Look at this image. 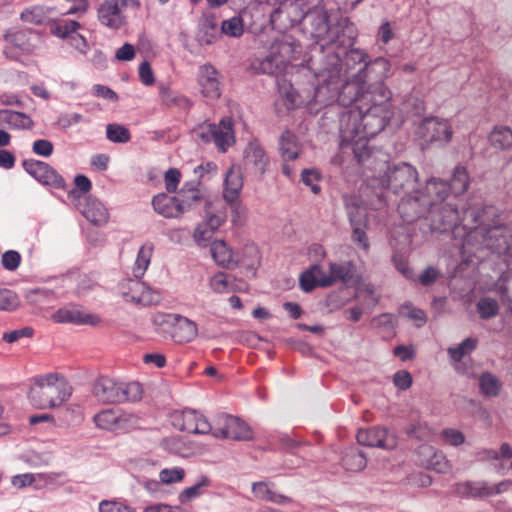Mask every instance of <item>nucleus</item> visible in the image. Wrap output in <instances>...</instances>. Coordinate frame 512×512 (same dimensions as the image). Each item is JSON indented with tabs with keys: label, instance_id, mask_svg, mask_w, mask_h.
<instances>
[{
	"label": "nucleus",
	"instance_id": "nucleus-1",
	"mask_svg": "<svg viewBox=\"0 0 512 512\" xmlns=\"http://www.w3.org/2000/svg\"><path fill=\"white\" fill-rule=\"evenodd\" d=\"M427 194L416 199L404 200L398 205V212L406 223L423 217L430 222V229L433 232L445 233L452 231L455 240L459 244L465 240L470 227L478 221L479 210L476 208L463 209V216L460 218V202L449 199L447 185L440 179L432 178L426 183Z\"/></svg>",
	"mask_w": 512,
	"mask_h": 512
},
{
	"label": "nucleus",
	"instance_id": "nucleus-2",
	"mask_svg": "<svg viewBox=\"0 0 512 512\" xmlns=\"http://www.w3.org/2000/svg\"><path fill=\"white\" fill-rule=\"evenodd\" d=\"M291 8L298 10L292 22H301L322 51L325 48H348L357 38V29L348 18L340 17L332 22L323 0H293Z\"/></svg>",
	"mask_w": 512,
	"mask_h": 512
},
{
	"label": "nucleus",
	"instance_id": "nucleus-3",
	"mask_svg": "<svg viewBox=\"0 0 512 512\" xmlns=\"http://www.w3.org/2000/svg\"><path fill=\"white\" fill-rule=\"evenodd\" d=\"M462 256H476L479 250L487 249L509 264L512 258V229L500 223L498 211L493 206L479 210V218L470 227L465 240L459 244Z\"/></svg>",
	"mask_w": 512,
	"mask_h": 512
},
{
	"label": "nucleus",
	"instance_id": "nucleus-4",
	"mask_svg": "<svg viewBox=\"0 0 512 512\" xmlns=\"http://www.w3.org/2000/svg\"><path fill=\"white\" fill-rule=\"evenodd\" d=\"M391 95L384 83H378L375 100L343 113L340 117L343 141H353L359 135L361 138H373L380 133L394 114Z\"/></svg>",
	"mask_w": 512,
	"mask_h": 512
},
{
	"label": "nucleus",
	"instance_id": "nucleus-5",
	"mask_svg": "<svg viewBox=\"0 0 512 512\" xmlns=\"http://www.w3.org/2000/svg\"><path fill=\"white\" fill-rule=\"evenodd\" d=\"M330 52L327 54V63L316 73L318 84L308 85L307 90L310 92L308 110L310 113H318L321 108L338 103V90L342 81V65L340 63L339 53L326 48ZM343 52L347 48H341Z\"/></svg>",
	"mask_w": 512,
	"mask_h": 512
},
{
	"label": "nucleus",
	"instance_id": "nucleus-6",
	"mask_svg": "<svg viewBox=\"0 0 512 512\" xmlns=\"http://www.w3.org/2000/svg\"><path fill=\"white\" fill-rule=\"evenodd\" d=\"M369 184L373 188L390 189L394 194L400 195L399 205L404 200L416 199L423 194H427L426 187L424 190L416 189L418 172L415 167L408 163H400L390 167L384 162L379 168L378 175L372 176Z\"/></svg>",
	"mask_w": 512,
	"mask_h": 512
},
{
	"label": "nucleus",
	"instance_id": "nucleus-7",
	"mask_svg": "<svg viewBox=\"0 0 512 512\" xmlns=\"http://www.w3.org/2000/svg\"><path fill=\"white\" fill-rule=\"evenodd\" d=\"M73 388L60 373L36 375L30 379L28 399L37 409H55L72 396Z\"/></svg>",
	"mask_w": 512,
	"mask_h": 512
},
{
	"label": "nucleus",
	"instance_id": "nucleus-8",
	"mask_svg": "<svg viewBox=\"0 0 512 512\" xmlns=\"http://www.w3.org/2000/svg\"><path fill=\"white\" fill-rule=\"evenodd\" d=\"M341 76L342 81L338 90L339 105L347 107L355 103V107H358L375 100L379 80L367 84L370 80L365 75H362V71L349 75L348 69L343 68Z\"/></svg>",
	"mask_w": 512,
	"mask_h": 512
},
{
	"label": "nucleus",
	"instance_id": "nucleus-9",
	"mask_svg": "<svg viewBox=\"0 0 512 512\" xmlns=\"http://www.w3.org/2000/svg\"><path fill=\"white\" fill-rule=\"evenodd\" d=\"M93 395L103 403L135 402L142 397V387L138 382L124 383L101 376L93 385Z\"/></svg>",
	"mask_w": 512,
	"mask_h": 512
},
{
	"label": "nucleus",
	"instance_id": "nucleus-10",
	"mask_svg": "<svg viewBox=\"0 0 512 512\" xmlns=\"http://www.w3.org/2000/svg\"><path fill=\"white\" fill-rule=\"evenodd\" d=\"M154 252V245L152 243L143 244L138 250L134 265L132 267V274L136 279H141L147 271L151 258ZM131 301L142 305H151L159 300V295L146 287L144 282L138 280H129Z\"/></svg>",
	"mask_w": 512,
	"mask_h": 512
},
{
	"label": "nucleus",
	"instance_id": "nucleus-11",
	"mask_svg": "<svg viewBox=\"0 0 512 512\" xmlns=\"http://www.w3.org/2000/svg\"><path fill=\"white\" fill-rule=\"evenodd\" d=\"M344 63L340 59V63L343 69H348L349 75H354L352 72L353 65H359L360 67L356 72L362 71V75L369 78V80H379V83H384V80L389 76L391 63L388 59L378 57L372 62H368V55L360 49H351L345 52Z\"/></svg>",
	"mask_w": 512,
	"mask_h": 512
},
{
	"label": "nucleus",
	"instance_id": "nucleus-12",
	"mask_svg": "<svg viewBox=\"0 0 512 512\" xmlns=\"http://www.w3.org/2000/svg\"><path fill=\"white\" fill-rule=\"evenodd\" d=\"M154 324L160 333L170 337L176 343L190 342L198 333L196 323L179 314H157L154 317Z\"/></svg>",
	"mask_w": 512,
	"mask_h": 512
},
{
	"label": "nucleus",
	"instance_id": "nucleus-13",
	"mask_svg": "<svg viewBox=\"0 0 512 512\" xmlns=\"http://www.w3.org/2000/svg\"><path fill=\"white\" fill-rule=\"evenodd\" d=\"M194 134L203 143L213 142L221 153L226 152L235 142L232 120L228 117L218 124L203 123L194 130Z\"/></svg>",
	"mask_w": 512,
	"mask_h": 512
},
{
	"label": "nucleus",
	"instance_id": "nucleus-14",
	"mask_svg": "<svg viewBox=\"0 0 512 512\" xmlns=\"http://www.w3.org/2000/svg\"><path fill=\"white\" fill-rule=\"evenodd\" d=\"M211 433L217 438L248 441L252 439L251 428L237 417L218 415L212 424Z\"/></svg>",
	"mask_w": 512,
	"mask_h": 512
},
{
	"label": "nucleus",
	"instance_id": "nucleus-15",
	"mask_svg": "<svg viewBox=\"0 0 512 512\" xmlns=\"http://www.w3.org/2000/svg\"><path fill=\"white\" fill-rule=\"evenodd\" d=\"M417 134L426 143L446 144L450 142L453 131L448 120L427 117L419 125Z\"/></svg>",
	"mask_w": 512,
	"mask_h": 512
},
{
	"label": "nucleus",
	"instance_id": "nucleus-16",
	"mask_svg": "<svg viewBox=\"0 0 512 512\" xmlns=\"http://www.w3.org/2000/svg\"><path fill=\"white\" fill-rule=\"evenodd\" d=\"M22 166L29 175L42 185L57 189L64 188L65 186L64 178L46 162L26 159L22 162Z\"/></svg>",
	"mask_w": 512,
	"mask_h": 512
},
{
	"label": "nucleus",
	"instance_id": "nucleus-17",
	"mask_svg": "<svg viewBox=\"0 0 512 512\" xmlns=\"http://www.w3.org/2000/svg\"><path fill=\"white\" fill-rule=\"evenodd\" d=\"M172 423L179 430L193 434H207L212 430V424L202 414L190 409L175 412Z\"/></svg>",
	"mask_w": 512,
	"mask_h": 512
},
{
	"label": "nucleus",
	"instance_id": "nucleus-18",
	"mask_svg": "<svg viewBox=\"0 0 512 512\" xmlns=\"http://www.w3.org/2000/svg\"><path fill=\"white\" fill-rule=\"evenodd\" d=\"M93 420L98 428L110 431L128 429L138 422L135 415L114 409L100 411L94 416Z\"/></svg>",
	"mask_w": 512,
	"mask_h": 512
},
{
	"label": "nucleus",
	"instance_id": "nucleus-19",
	"mask_svg": "<svg viewBox=\"0 0 512 512\" xmlns=\"http://www.w3.org/2000/svg\"><path fill=\"white\" fill-rule=\"evenodd\" d=\"M356 439L360 445L369 447L393 449L397 445L396 436L387 429L379 426L359 429L356 434Z\"/></svg>",
	"mask_w": 512,
	"mask_h": 512
},
{
	"label": "nucleus",
	"instance_id": "nucleus-20",
	"mask_svg": "<svg viewBox=\"0 0 512 512\" xmlns=\"http://www.w3.org/2000/svg\"><path fill=\"white\" fill-rule=\"evenodd\" d=\"M197 83L201 94L208 99H218L222 94V84L217 69L211 64L201 65L197 73Z\"/></svg>",
	"mask_w": 512,
	"mask_h": 512
},
{
	"label": "nucleus",
	"instance_id": "nucleus-21",
	"mask_svg": "<svg viewBox=\"0 0 512 512\" xmlns=\"http://www.w3.org/2000/svg\"><path fill=\"white\" fill-rule=\"evenodd\" d=\"M124 0H100L98 6V19L100 23L111 29H119L125 24L123 8Z\"/></svg>",
	"mask_w": 512,
	"mask_h": 512
},
{
	"label": "nucleus",
	"instance_id": "nucleus-22",
	"mask_svg": "<svg viewBox=\"0 0 512 512\" xmlns=\"http://www.w3.org/2000/svg\"><path fill=\"white\" fill-rule=\"evenodd\" d=\"M269 157L256 141L250 142L244 150V169L255 176L262 177L269 165Z\"/></svg>",
	"mask_w": 512,
	"mask_h": 512
},
{
	"label": "nucleus",
	"instance_id": "nucleus-23",
	"mask_svg": "<svg viewBox=\"0 0 512 512\" xmlns=\"http://www.w3.org/2000/svg\"><path fill=\"white\" fill-rule=\"evenodd\" d=\"M277 85L279 93L287 109L292 110L302 106L308 109V98L310 92L307 90V87L295 89L291 83L284 79L278 80Z\"/></svg>",
	"mask_w": 512,
	"mask_h": 512
},
{
	"label": "nucleus",
	"instance_id": "nucleus-24",
	"mask_svg": "<svg viewBox=\"0 0 512 512\" xmlns=\"http://www.w3.org/2000/svg\"><path fill=\"white\" fill-rule=\"evenodd\" d=\"M176 195L182 215L199 206L204 198L199 183L195 182L185 183Z\"/></svg>",
	"mask_w": 512,
	"mask_h": 512
},
{
	"label": "nucleus",
	"instance_id": "nucleus-25",
	"mask_svg": "<svg viewBox=\"0 0 512 512\" xmlns=\"http://www.w3.org/2000/svg\"><path fill=\"white\" fill-rule=\"evenodd\" d=\"M53 318L58 323H73L78 325H91L97 326L100 323V318L95 315L78 308L59 309Z\"/></svg>",
	"mask_w": 512,
	"mask_h": 512
},
{
	"label": "nucleus",
	"instance_id": "nucleus-26",
	"mask_svg": "<svg viewBox=\"0 0 512 512\" xmlns=\"http://www.w3.org/2000/svg\"><path fill=\"white\" fill-rule=\"evenodd\" d=\"M210 252L218 266L226 269L237 267L236 253L224 240L213 241L210 246Z\"/></svg>",
	"mask_w": 512,
	"mask_h": 512
},
{
	"label": "nucleus",
	"instance_id": "nucleus-27",
	"mask_svg": "<svg viewBox=\"0 0 512 512\" xmlns=\"http://www.w3.org/2000/svg\"><path fill=\"white\" fill-rule=\"evenodd\" d=\"M154 210L165 218H178L182 215L177 195L160 193L153 197Z\"/></svg>",
	"mask_w": 512,
	"mask_h": 512
},
{
	"label": "nucleus",
	"instance_id": "nucleus-28",
	"mask_svg": "<svg viewBox=\"0 0 512 512\" xmlns=\"http://www.w3.org/2000/svg\"><path fill=\"white\" fill-rule=\"evenodd\" d=\"M271 51L277 55L280 64L287 66L292 60L296 59V55L301 52V47L292 37L284 36L281 40L272 44Z\"/></svg>",
	"mask_w": 512,
	"mask_h": 512
},
{
	"label": "nucleus",
	"instance_id": "nucleus-29",
	"mask_svg": "<svg viewBox=\"0 0 512 512\" xmlns=\"http://www.w3.org/2000/svg\"><path fill=\"white\" fill-rule=\"evenodd\" d=\"M0 126H7L12 130H31L34 121L23 112L2 109L0 110Z\"/></svg>",
	"mask_w": 512,
	"mask_h": 512
},
{
	"label": "nucleus",
	"instance_id": "nucleus-30",
	"mask_svg": "<svg viewBox=\"0 0 512 512\" xmlns=\"http://www.w3.org/2000/svg\"><path fill=\"white\" fill-rule=\"evenodd\" d=\"M443 182L447 185V195L449 196V199L461 202L458 197L464 194L468 189L470 178L465 167L457 166L454 169L450 183H446L445 181Z\"/></svg>",
	"mask_w": 512,
	"mask_h": 512
},
{
	"label": "nucleus",
	"instance_id": "nucleus-31",
	"mask_svg": "<svg viewBox=\"0 0 512 512\" xmlns=\"http://www.w3.org/2000/svg\"><path fill=\"white\" fill-rule=\"evenodd\" d=\"M82 215L94 225H103L108 221V212L104 205L94 199L86 198L81 204Z\"/></svg>",
	"mask_w": 512,
	"mask_h": 512
},
{
	"label": "nucleus",
	"instance_id": "nucleus-32",
	"mask_svg": "<svg viewBox=\"0 0 512 512\" xmlns=\"http://www.w3.org/2000/svg\"><path fill=\"white\" fill-rule=\"evenodd\" d=\"M355 266L352 262L331 263L329 265V279L323 280V287H329L335 282L348 283L354 277Z\"/></svg>",
	"mask_w": 512,
	"mask_h": 512
},
{
	"label": "nucleus",
	"instance_id": "nucleus-33",
	"mask_svg": "<svg viewBox=\"0 0 512 512\" xmlns=\"http://www.w3.org/2000/svg\"><path fill=\"white\" fill-rule=\"evenodd\" d=\"M218 36L216 18L212 14H204L198 24L197 41L201 45L213 44Z\"/></svg>",
	"mask_w": 512,
	"mask_h": 512
},
{
	"label": "nucleus",
	"instance_id": "nucleus-34",
	"mask_svg": "<svg viewBox=\"0 0 512 512\" xmlns=\"http://www.w3.org/2000/svg\"><path fill=\"white\" fill-rule=\"evenodd\" d=\"M243 187V179L239 168L231 167L227 173L225 178V185L223 191V197L227 202H234Z\"/></svg>",
	"mask_w": 512,
	"mask_h": 512
},
{
	"label": "nucleus",
	"instance_id": "nucleus-35",
	"mask_svg": "<svg viewBox=\"0 0 512 512\" xmlns=\"http://www.w3.org/2000/svg\"><path fill=\"white\" fill-rule=\"evenodd\" d=\"M350 224L352 226V240L357 243L363 250L368 251L370 248L369 239L366 234L365 215L357 213L354 215L349 213Z\"/></svg>",
	"mask_w": 512,
	"mask_h": 512
},
{
	"label": "nucleus",
	"instance_id": "nucleus-36",
	"mask_svg": "<svg viewBox=\"0 0 512 512\" xmlns=\"http://www.w3.org/2000/svg\"><path fill=\"white\" fill-rule=\"evenodd\" d=\"M454 493L460 497L483 498L489 497V485L486 482H471L466 481L457 483L454 488Z\"/></svg>",
	"mask_w": 512,
	"mask_h": 512
},
{
	"label": "nucleus",
	"instance_id": "nucleus-37",
	"mask_svg": "<svg viewBox=\"0 0 512 512\" xmlns=\"http://www.w3.org/2000/svg\"><path fill=\"white\" fill-rule=\"evenodd\" d=\"M279 150L284 162L295 160L300 153V145L296 136L290 131H284L280 137Z\"/></svg>",
	"mask_w": 512,
	"mask_h": 512
},
{
	"label": "nucleus",
	"instance_id": "nucleus-38",
	"mask_svg": "<svg viewBox=\"0 0 512 512\" xmlns=\"http://www.w3.org/2000/svg\"><path fill=\"white\" fill-rule=\"evenodd\" d=\"M342 465L347 471L360 472L367 466V459L362 451L350 447L343 454Z\"/></svg>",
	"mask_w": 512,
	"mask_h": 512
},
{
	"label": "nucleus",
	"instance_id": "nucleus-39",
	"mask_svg": "<svg viewBox=\"0 0 512 512\" xmlns=\"http://www.w3.org/2000/svg\"><path fill=\"white\" fill-rule=\"evenodd\" d=\"M237 267L242 266L246 270H255L260 264V252L254 244H247L241 252L236 253Z\"/></svg>",
	"mask_w": 512,
	"mask_h": 512
},
{
	"label": "nucleus",
	"instance_id": "nucleus-40",
	"mask_svg": "<svg viewBox=\"0 0 512 512\" xmlns=\"http://www.w3.org/2000/svg\"><path fill=\"white\" fill-rule=\"evenodd\" d=\"M490 145L497 150L512 147V130L507 126H495L488 136Z\"/></svg>",
	"mask_w": 512,
	"mask_h": 512
},
{
	"label": "nucleus",
	"instance_id": "nucleus-41",
	"mask_svg": "<svg viewBox=\"0 0 512 512\" xmlns=\"http://www.w3.org/2000/svg\"><path fill=\"white\" fill-rule=\"evenodd\" d=\"M424 452L430 457L427 461V468L437 473H446L450 471L451 465L446 456L440 451H434L432 447H423Z\"/></svg>",
	"mask_w": 512,
	"mask_h": 512
},
{
	"label": "nucleus",
	"instance_id": "nucleus-42",
	"mask_svg": "<svg viewBox=\"0 0 512 512\" xmlns=\"http://www.w3.org/2000/svg\"><path fill=\"white\" fill-rule=\"evenodd\" d=\"M160 98L162 103L167 107H179L187 109L191 106V103L187 97L164 86L160 87Z\"/></svg>",
	"mask_w": 512,
	"mask_h": 512
},
{
	"label": "nucleus",
	"instance_id": "nucleus-43",
	"mask_svg": "<svg viewBox=\"0 0 512 512\" xmlns=\"http://www.w3.org/2000/svg\"><path fill=\"white\" fill-rule=\"evenodd\" d=\"M479 387L485 396L496 397L500 393L502 384L495 375L485 372L479 378Z\"/></svg>",
	"mask_w": 512,
	"mask_h": 512
},
{
	"label": "nucleus",
	"instance_id": "nucleus-44",
	"mask_svg": "<svg viewBox=\"0 0 512 512\" xmlns=\"http://www.w3.org/2000/svg\"><path fill=\"white\" fill-rule=\"evenodd\" d=\"M81 27L80 23L74 20H59L54 22L51 27V33L60 38L69 39Z\"/></svg>",
	"mask_w": 512,
	"mask_h": 512
},
{
	"label": "nucleus",
	"instance_id": "nucleus-45",
	"mask_svg": "<svg viewBox=\"0 0 512 512\" xmlns=\"http://www.w3.org/2000/svg\"><path fill=\"white\" fill-rule=\"evenodd\" d=\"M370 138H361L360 135L356 136L353 141H343V138H341V145H349L351 144L353 146V153L355 155V158L359 163H363L366 160L369 159L371 155V150L368 147V140Z\"/></svg>",
	"mask_w": 512,
	"mask_h": 512
},
{
	"label": "nucleus",
	"instance_id": "nucleus-46",
	"mask_svg": "<svg viewBox=\"0 0 512 512\" xmlns=\"http://www.w3.org/2000/svg\"><path fill=\"white\" fill-rule=\"evenodd\" d=\"M477 339L468 337L456 347H450L448 354L451 360L460 362L466 354L471 353L477 347Z\"/></svg>",
	"mask_w": 512,
	"mask_h": 512
},
{
	"label": "nucleus",
	"instance_id": "nucleus-47",
	"mask_svg": "<svg viewBox=\"0 0 512 512\" xmlns=\"http://www.w3.org/2000/svg\"><path fill=\"white\" fill-rule=\"evenodd\" d=\"M252 492L255 497L261 500L272 501L279 504L284 503L287 500L285 496L272 492L268 484L265 482L254 483L252 486Z\"/></svg>",
	"mask_w": 512,
	"mask_h": 512
},
{
	"label": "nucleus",
	"instance_id": "nucleus-48",
	"mask_svg": "<svg viewBox=\"0 0 512 512\" xmlns=\"http://www.w3.org/2000/svg\"><path fill=\"white\" fill-rule=\"evenodd\" d=\"M477 311L482 319L494 318L499 313L498 302L490 297L481 298L477 303Z\"/></svg>",
	"mask_w": 512,
	"mask_h": 512
},
{
	"label": "nucleus",
	"instance_id": "nucleus-49",
	"mask_svg": "<svg viewBox=\"0 0 512 512\" xmlns=\"http://www.w3.org/2000/svg\"><path fill=\"white\" fill-rule=\"evenodd\" d=\"M107 139L114 143H127L131 139L130 131L120 124H108L106 127Z\"/></svg>",
	"mask_w": 512,
	"mask_h": 512
},
{
	"label": "nucleus",
	"instance_id": "nucleus-50",
	"mask_svg": "<svg viewBox=\"0 0 512 512\" xmlns=\"http://www.w3.org/2000/svg\"><path fill=\"white\" fill-rule=\"evenodd\" d=\"M286 69V65L280 64L277 55L272 51L268 56L261 60L259 70L264 74L278 75Z\"/></svg>",
	"mask_w": 512,
	"mask_h": 512
},
{
	"label": "nucleus",
	"instance_id": "nucleus-51",
	"mask_svg": "<svg viewBox=\"0 0 512 512\" xmlns=\"http://www.w3.org/2000/svg\"><path fill=\"white\" fill-rule=\"evenodd\" d=\"M210 485V480L206 476H202L201 480L193 486L185 488L179 495L181 503H186L203 494L205 487Z\"/></svg>",
	"mask_w": 512,
	"mask_h": 512
},
{
	"label": "nucleus",
	"instance_id": "nucleus-52",
	"mask_svg": "<svg viewBox=\"0 0 512 512\" xmlns=\"http://www.w3.org/2000/svg\"><path fill=\"white\" fill-rule=\"evenodd\" d=\"M221 31L230 37H240L244 32L242 19L234 16L228 20H224L221 25Z\"/></svg>",
	"mask_w": 512,
	"mask_h": 512
},
{
	"label": "nucleus",
	"instance_id": "nucleus-53",
	"mask_svg": "<svg viewBox=\"0 0 512 512\" xmlns=\"http://www.w3.org/2000/svg\"><path fill=\"white\" fill-rule=\"evenodd\" d=\"M212 204H206V220L203 222L215 232L226 220V213L221 210L211 211Z\"/></svg>",
	"mask_w": 512,
	"mask_h": 512
},
{
	"label": "nucleus",
	"instance_id": "nucleus-54",
	"mask_svg": "<svg viewBox=\"0 0 512 512\" xmlns=\"http://www.w3.org/2000/svg\"><path fill=\"white\" fill-rule=\"evenodd\" d=\"M214 233L215 232H213L212 229L202 222L195 228L193 239L198 246L207 247L210 244Z\"/></svg>",
	"mask_w": 512,
	"mask_h": 512
},
{
	"label": "nucleus",
	"instance_id": "nucleus-55",
	"mask_svg": "<svg viewBox=\"0 0 512 512\" xmlns=\"http://www.w3.org/2000/svg\"><path fill=\"white\" fill-rule=\"evenodd\" d=\"M19 306V298L9 289H0V311H12Z\"/></svg>",
	"mask_w": 512,
	"mask_h": 512
},
{
	"label": "nucleus",
	"instance_id": "nucleus-56",
	"mask_svg": "<svg viewBox=\"0 0 512 512\" xmlns=\"http://www.w3.org/2000/svg\"><path fill=\"white\" fill-rule=\"evenodd\" d=\"M20 18L22 21L30 24H42L45 18L43 9L40 7H31L25 9L21 15Z\"/></svg>",
	"mask_w": 512,
	"mask_h": 512
},
{
	"label": "nucleus",
	"instance_id": "nucleus-57",
	"mask_svg": "<svg viewBox=\"0 0 512 512\" xmlns=\"http://www.w3.org/2000/svg\"><path fill=\"white\" fill-rule=\"evenodd\" d=\"M181 180V172L177 168H170L165 172L164 183L168 193H175Z\"/></svg>",
	"mask_w": 512,
	"mask_h": 512
},
{
	"label": "nucleus",
	"instance_id": "nucleus-58",
	"mask_svg": "<svg viewBox=\"0 0 512 512\" xmlns=\"http://www.w3.org/2000/svg\"><path fill=\"white\" fill-rule=\"evenodd\" d=\"M185 472L180 467H174L171 469H163L159 473V478L162 483L170 484L174 482H180L184 478Z\"/></svg>",
	"mask_w": 512,
	"mask_h": 512
},
{
	"label": "nucleus",
	"instance_id": "nucleus-59",
	"mask_svg": "<svg viewBox=\"0 0 512 512\" xmlns=\"http://www.w3.org/2000/svg\"><path fill=\"white\" fill-rule=\"evenodd\" d=\"M1 263L6 270L14 271L21 263V255L15 250H8L2 255Z\"/></svg>",
	"mask_w": 512,
	"mask_h": 512
},
{
	"label": "nucleus",
	"instance_id": "nucleus-60",
	"mask_svg": "<svg viewBox=\"0 0 512 512\" xmlns=\"http://www.w3.org/2000/svg\"><path fill=\"white\" fill-rule=\"evenodd\" d=\"M301 177L303 183L310 186L314 194H318L320 192L321 188L316 184V182L320 180L321 175L317 170L305 169L303 170Z\"/></svg>",
	"mask_w": 512,
	"mask_h": 512
},
{
	"label": "nucleus",
	"instance_id": "nucleus-61",
	"mask_svg": "<svg viewBox=\"0 0 512 512\" xmlns=\"http://www.w3.org/2000/svg\"><path fill=\"white\" fill-rule=\"evenodd\" d=\"M405 109L411 111L415 116H421L426 110L425 102L423 99L416 96H409L405 100Z\"/></svg>",
	"mask_w": 512,
	"mask_h": 512
},
{
	"label": "nucleus",
	"instance_id": "nucleus-62",
	"mask_svg": "<svg viewBox=\"0 0 512 512\" xmlns=\"http://www.w3.org/2000/svg\"><path fill=\"white\" fill-rule=\"evenodd\" d=\"M32 151L36 155L43 156V157H49L53 154L54 145L49 140L38 139L33 142Z\"/></svg>",
	"mask_w": 512,
	"mask_h": 512
},
{
	"label": "nucleus",
	"instance_id": "nucleus-63",
	"mask_svg": "<svg viewBox=\"0 0 512 512\" xmlns=\"http://www.w3.org/2000/svg\"><path fill=\"white\" fill-rule=\"evenodd\" d=\"M444 441L452 446H459L464 443V434L453 428H446L441 433Z\"/></svg>",
	"mask_w": 512,
	"mask_h": 512
},
{
	"label": "nucleus",
	"instance_id": "nucleus-64",
	"mask_svg": "<svg viewBox=\"0 0 512 512\" xmlns=\"http://www.w3.org/2000/svg\"><path fill=\"white\" fill-rule=\"evenodd\" d=\"M100 512H133V510L120 502L104 500L99 504Z\"/></svg>",
	"mask_w": 512,
	"mask_h": 512
}]
</instances>
